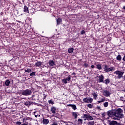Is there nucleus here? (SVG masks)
<instances>
[{"label":"nucleus","instance_id":"obj_23","mask_svg":"<svg viewBox=\"0 0 125 125\" xmlns=\"http://www.w3.org/2000/svg\"><path fill=\"white\" fill-rule=\"evenodd\" d=\"M92 95H93V96H94V99L96 100V98H97L98 96L97 94L96 93H93Z\"/></svg>","mask_w":125,"mask_h":125},{"label":"nucleus","instance_id":"obj_24","mask_svg":"<svg viewBox=\"0 0 125 125\" xmlns=\"http://www.w3.org/2000/svg\"><path fill=\"white\" fill-rule=\"evenodd\" d=\"M87 107H88V108H90V109H91L93 108V104H87Z\"/></svg>","mask_w":125,"mask_h":125},{"label":"nucleus","instance_id":"obj_21","mask_svg":"<svg viewBox=\"0 0 125 125\" xmlns=\"http://www.w3.org/2000/svg\"><path fill=\"white\" fill-rule=\"evenodd\" d=\"M31 104L32 102L29 101L24 103V105H25V106H30V105H31Z\"/></svg>","mask_w":125,"mask_h":125},{"label":"nucleus","instance_id":"obj_14","mask_svg":"<svg viewBox=\"0 0 125 125\" xmlns=\"http://www.w3.org/2000/svg\"><path fill=\"white\" fill-rule=\"evenodd\" d=\"M42 62H37L35 63V66L36 67H40V66H42Z\"/></svg>","mask_w":125,"mask_h":125},{"label":"nucleus","instance_id":"obj_45","mask_svg":"<svg viewBox=\"0 0 125 125\" xmlns=\"http://www.w3.org/2000/svg\"><path fill=\"white\" fill-rule=\"evenodd\" d=\"M123 9H125V6H124L123 7Z\"/></svg>","mask_w":125,"mask_h":125},{"label":"nucleus","instance_id":"obj_44","mask_svg":"<svg viewBox=\"0 0 125 125\" xmlns=\"http://www.w3.org/2000/svg\"><path fill=\"white\" fill-rule=\"evenodd\" d=\"M123 79H124L125 81V75L124 76V78H123Z\"/></svg>","mask_w":125,"mask_h":125},{"label":"nucleus","instance_id":"obj_38","mask_svg":"<svg viewBox=\"0 0 125 125\" xmlns=\"http://www.w3.org/2000/svg\"><path fill=\"white\" fill-rule=\"evenodd\" d=\"M91 68H92V69H94V68H95L94 65H91Z\"/></svg>","mask_w":125,"mask_h":125},{"label":"nucleus","instance_id":"obj_29","mask_svg":"<svg viewBox=\"0 0 125 125\" xmlns=\"http://www.w3.org/2000/svg\"><path fill=\"white\" fill-rule=\"evenodd\" d=\"M87 125H94V121L88 122L87 123Z\"/></svg>","mask_w":125,"mask_h":125},{"label":"nucleus","instance_id":"obj_26","mask_svg":"<svg viewBox=\"0 0 125 125\" xmlns=\"http://www.w3.org/2000/svg\"><path fill=\"white\" fill-rule=\"evenodd\" d=\"M96 67H97V69H98V70H101V69H102V67L100 64H97L96 65Z\"/></svg>","mask_w":125,"mask_h":125},{"label":"nucleus","instance_id":"obj_9","mask_svg":"<svg viewBox=\"0 0 125 125\" xmlns=\"http://www.w3.org/2000/svg\"><path fill=\"white\" fill-rule=\"evenodd\" d=\"M51 112L52 114H55L56 113V107L53 106L51 108Z\"/></svg>","mask_w":125,"mask_h":125},{"label":"nucleus","instance_id":"obj_11","mask_svg":"<svg viewBox=\"0 0 125 125\" xmlns=\"http://www.w3.org/2000/svg\"><path fill=\"white\" fill-rule=\"evenodd\" d=\"M67 106H69V107H72V109L73 110H77V106L75 104H67Z\"/></svg>","mask_w":125,"mask_h":125},{"label":"nucleus","instance_id":"obj_30","mask_svg":"<svg viewBox=\"0 0 125 125\" xmlns=\"http://www.w3.org/2000/svg\"><path fill=\"white\" fill-rule=\"evenodd\" d=\"M48 103L49 104H51L52 105H53L54 104V103L53 102V101H52V100H49L48 101Z\"/></svg>","mask_w":125,"mask_h":125},{"label":"nucleus","instance_id":"obj_15","mask_svg":"<svg viewBox=\"0 0 125 125\" xmlns=\"http://www.w3.org/2000/svg\"><path fill=\"white\" fill-rule=\"evenodd\" d=\"M107 115L109 117H112V116H114V113L111 111H108L107 112Z\"/></svg>","mask_w":125,"mask_h":125},{"label":"nucleus","instance_id":"obj_8","mask_svg":"<svg viewBox=\"0 0 125 125\" xmlns=\"http://www.w3.org/2000/svg\"><path fill=\"white\" fill-rule=\"evenodd\" d=\"M98 79L100 83H104V76L101 75L99 76Z\"/></svg>","mask_w":125,"mask_h":125},{"label":"nucleus","instance_id":"obj_19","mask_svg":"<svg viewBox=\"0 0 125 125\" xmlns=\"http://www.w3.org/2000/svg\"><path fill=\"white\" fill-rule=\"evenodd\" d=\"M104 83H105V84H108V83H110V79H105L104 81Z\"/></svg>","mask_w":125,"mask_h":125},{"label":"nucleus","instance_id":"obj_10","mask_svg":"<svg viewBox=\"0 0 125 125\" xmlns=\"http://www.w3.org/2000/svg\"><path fill=\"white\" fill-rule=\"evenodd\" d=\"M109 123V125H117L118 122H117V121H108Z\"/></svg>","mask_w":125,"mask_h":125},{"label":"nucleus","instance_id":"obj_7","mask_svg":"<svg viewBox=\"0 0 125 125\" xmlns=\"http://www.w3.org/2000/svg\"><path fill=\"white\" fill-rule=\"evenodd\" d=\"M103 93L104 96H106V97H108L110 96V95H111V93L110 92V91H109L107 90H105L103 91Z\"/></svg>","mask_w":125,"mask_h":125},{"label":"nucleus","instance_id":"obj_20","mask_svg":"<svg viewBox=\"0 0 125 125\" xmlns=\"http://www.w3.org/2000/svg\"><path fill=\"white\" fill-rule=\"evenodd\" d=\"M10 83V81H9V80H6V81L5 82V84L6 86H8Z\"/></svg>","mask_w":125,"mask_h":125},{"label":"nucleus","instance_id":"obj_2","mask_svg":"<svg viewBox=\"0 0 125 125\" xmlns=\"http://www.w3.org/2000/svg\"><path fill=\"white\" fill-rule=\"evenodd\" d=\"M83 118L84 119V121H92L93 120V117L88 113L83 114Z\"/></svg>","mask_w":125,"mask_h":125},{"label":"nucleus","instance_id":"obj_4","mask_svg":"<svg viewBox=\"0 0 125 125\" xmlns=\"http://www.w3.org/2000/svg\"><path fill=\"white\" fill-rule=\"evenodd\" d=\"M21 93L22 95H24L25 96H29V95H31V94H32V90L26 89L23 91Z\"/></svg>","mask_w":125,"mask_h":125},{"label":"nucleus","instance_id":"obj_12","mask_svg":"<svg viewBox=\"0 0 125 125\" xmlns=\"http://www.w3.org/2000/svg\"><path fill=\"white\" fill-rule=\"evenodd\" d=\"M49 123V120H48V119H43L42 123L43 124V125H47V124H48Z\"/></svg>","mask_w":125,"mask_h":125},{"label":"nucleus","instance_id":"obj_28","mask_svg":"<svg viewBox=\"0 0 125 125\" xmlns=\"http://www.w3.org/2000/svg\"><path fill=\"white\" fill-rule=\"evenodd\" d=\"M67 81L69 82L71 80V75H69L67 78L65 79Z\"/></svg>","mask_w":125,"mask_h":125},{"label":"nucleus","instance_id":"obj_36","mask_svg":"<svg viewBox=\"0 0 125 125\" xmlns=\"http://www.w3.org/2000/svg\"><path fill=\"white\" fill-rule=\"evenodd\" d=\"M85 33V31L84 30H82L81 32V35H83Z\"/></svg>","mask_w":125,"mask_h":125},{"label":"nucleus","instance_id":"obj_42","mask_svg":"<svg viewBox=\"0 0 125 125\" xmlns=\"http://www.w3.org/2000/svg\"><path fill=\"white\" fill-rule=\"evenodd\" d=\"M98 103H102L101 101H98Z\"/></svg>","mask_w":125,"mask_h":125},{"label":"nucleus","instance_id":"obj_34","mask_svg":"<svg viewBox=\"0 0 125 125\" xmlns=\"http://www.w3.org/2000/svg\"><path fill=\"white\" fill-rule=\"evenodd\" d=\"M62 82H63L64 83H67V81L65 79H64L62 80Z\"/></svg>","mask_w":125,"mask_h":125},{"label":"nucleus","instance_id":"obj_41","mask_svg":"<svg viewBox=\"0 0 125 125\" xmlns=\"http://www.w3.org/2000/svg\"><path fill=\"white\" fill-rule=\"evenodd\" d=\"M25 122V118H23V122L22 123H24Z\"/></svg>","mask_w":125,"mask_h":125},{"label":"nucleus","instance_id":"obj_35","mask_svg":"<svg viewBox=\"0 0 125 125\" xmlns=\"http://www.w3.org/2000/svg\"><path fill=\"white\" fill-rule=\"evenodd\" d=\"M21 123L20 122H17L16 123V125H21Z\"/></svg>","mask_w":125,"mask_h":125},{"label":"nucleus","instance_id":"obj_17","mask_svg":"<svg viewBox=\"0 0 125 125\" xmlns=\"http://www.w3.org/2000/svg\"><path fill=\"white\" fill-rule=\"evenodd\" d=\"M24 12H27V13H29V9H28V7L27 6H25L24 7Z\"/></svg>","mask_w":125,"mask_h":125},{"label":"nucleus","instance_id":"obj_3","mask_svg":"<svg viewBox=\"0 0 125 125\" xmlns=\"http://www.w3.org/2000/svg\"><path fill=\"white\" fill-rule=\"evenodd\" d=\"M114 74H116V75H117V79H121V78H123V76L124 74H125L124 72L117 70L114 72Z\"/></svg>","mask_w":125,"mask_h":125},{"label":"nucleus","instance_id":"obj_32","mask_svg":"<svg viewBox=\"0 0 125 125\" xmlns=\"http://www.w3.org/2000/svg\"><path fill=\"white\" fill-rule=\"evenodd\" d=\"M25 72H27V73H31V69H27L25 70Z\"/></svg>","mask_w":125,"mask_h":125},{"label":"nucleus","instance_id":"obj_22","mask_svg":"<svg viewBox=\"0 0 125 125\" xmlns=\"http://www.w3.org/2000/svg\"><path fill=\"white\" fill-rule=\"evenodd\" d=\"M116 59H117V60H118L119 61H121L122 60V56H121V55H119L118 56H117V57H116Z\"/></svg>","mask_w":125,"mask_h":125},{"label":"nucleus","instance_id":"obj_43","mask_svg":"<svg viewBox=\"0 0 125 125\" xmlns=\"http://www.w3.org/2000/svg\"><path fill=\"white\" fill-rule=\"evenodd\" d=\"M72 75H76V73H75V72H73L72 74Z\"/></svg>","mask_w":125,"mask_h":125},{"label":"nucleus","instance_id":"obj_18","mask_svg":"<svg viewBox=\"0 0 125 125\" xmlns=\"http://www.w3.org/2000/svg\"><path fill=\"white\" fill-rule=\"evenodd\" d=\"M49 63L50 66H54L55 62L53 61H49Z\"/></svg>","mask_w":125,"mask_h":125},{"label":"nucleus","instance_id":"obj_13","mask_svg":"<svg viewBox=\"0 0 125 125\" xmlns=\"http://www.w3.org/2000/svg\"><path fill=\"white\" fill-rule=\"evenodd\" d=\"M61 23H62V19L59 18L58 19H57V24L60 25Z\"/></svg>","mask_w":125,"mask_h":125},{"label":"nucleus","instance_id":"obj_37","mask_svg":"<svg viewBox=\"0 0 125 125\" xmlns=\"http://www.w3.org/2000/svg\"><path fill=\"white\" fill-rule=\"evenodd\" d=\"M101 102H104L105 101V99H102L101 100H100Z\"/></svg>","mask_w":125,"mask_h":125},{"label":"nucleus","instance_id":"obj_31","mask_svg":"<svg viewBox=\"0 0 125 125\" xmlns=\"http://www.w3.org/2000/svg\"><path fill=\"white\" fill-rule=\"evenodd\" d=\"M78 122L79 123V124H83V120H82L81 119H78Z\"/></svg>","mask_w":125,"mask_h":125},{"label":"nucleus","instance_id":"obj_39","mask_svg":"<svg viewBox=\"0 0 125 125\" xmlns=\"http://www.w3.org/2000/svg\"><path fill=\"white\" fill-rule=\"evenodd\" d=\"M123 60L125 61V55L124 56V57L123 58Z\"/></svg>","mask_w":125,"mask_h":125},{"label":"nucleus","instance_id":"obj_25","mask_svg":"<svg viewBox=\"0 0 125 125\" xmlns=\"http://www.w3.org/2000/svg\"><path fill=\"white\" fill-rule=\"evenodd\" d=\"M73 51H74L73 48H70L68 49V53H72V52H73Z\"/></svg>","mask_w":125,"mask_h":125},{"label":"nucleus","instance_id":"obj_27","mask_svg":"<svg viewBox=\"0 0 125 125\" xmlns=\"http://www.w3.org/2000/svg\"><path fill=\"white\" fill-rule=\"evenodd\" d=\"M108 105H109V103H108L107 102H105L104 103V106L105 107H108Z\"/></svg>","mask_w":125,"mask_h":125},{"label":"nucleus","instance_id":"obj_5","mask_svg":"<svg viewBox=\"0 0 125 125\" xmlns=\"http://www.w3.org/2000/svg\"><path fill=\"white\" fill-rule=\"evenodd\" d=\"M83 101L85 103H92V102L93 101V99L91 98H84L83 99Z\"/></svg>","mask_w":125,"mask_h":125},{"label":"nucleus","instance_id":"obj_40","mask_svg":"<svg viewBox=\"0 0 125 125\" xmlns=\"http://www.w3.org/2000/svg\"><path fill=\"white\" fill-rule=\"evenodd\" d=\"M21 125H28V123H27V124L24 123V124H21Z\"/></svg>","mask_w":125,"mask_h":125},{"label":"nucleus","instance_id":"obj_33","mask_svg":"<svg viewBox=\"0 0 125 125\" xmlns=\"http://www.w3.org/2000/svg\"><path fill=\"white\" fill-rule=\"evenodd\" d=\"M35 75H36V72H33L30 74V76H31V77L32 76H35Z\"/></svg>","mask_w":125,"mask_h":125},{"label":"nucleus","instance_id":"obj_1","mask_svg":"<svg viewBox=\"0 0 125 125\" xmlns=\"http://www.w3.org/2000/svg\"><path fill=\"white\" fill-rule=\"evenodd\" d=\"M123 110L119 109L118 112L113 114V119L114 120H120L122 118H124V114H122Z\"/></svg>","mask_w":125,"mask_h":125},{"label":"nucleus","instance_id":"obj_16","mask_svg":"<svg viewBox=\"0 0 125 125\" xmlns=\"http://www.w3.org/2000/svg\"><path fill=\"white\" fill-rule=\"evenodd\" d=\"M72 116L74 117V119L78 118V112H72Z\"/></svg>","mask_w":125,"mask_h":125},{"label":"nucleus","instance_id":"obj_6","mask_svg":"<svg viewBox=\"0 0 125 125\" xmlns=\"http://www.w3.org/2000/svg\"><path fill=\"white\" fill-rule=\"evenodd\" d=\"M104 70L105 72H111L113 71V70H115V68L114 67H111L110 68L108 67V65H105L104 67Z\"/></svg>","mask_w":125,"mask_h":125}]
</instances>
